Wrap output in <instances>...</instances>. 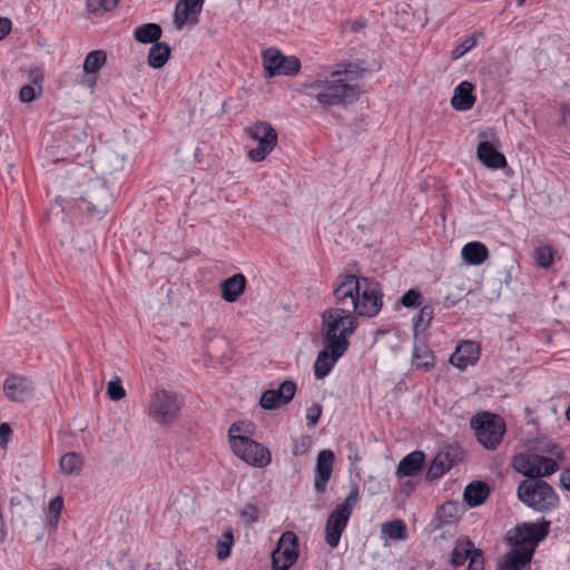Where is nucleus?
I'll list each match as a JSON object with an SVG mask.
<instances>
[{"instance_id": "obj_1", "label": "nucleus", "mask_w": 570, "mask_h": 570, "mask_svg": "<svg viewBox=\"0 0 570 570\" xmlns=\"http://www.w3.org/2000/svg\"><path fill=\"white\" fill-rule=\"evenodd\" d=\"M366 68L348 62L336 70H323L315 78L307 80L303 87L307 95L316 99L323 107L345 105L357 97V87L354 83L361 78Z\"/></svg>"}, {"instance_id": "obj_2", "label": "nucleus", "mask_w": 570, "mask_h": 570, "mask_svg": "<svg viewBox=\"0 0 570 570\" xmlns=\"http://www.w3.org/2000/svg\"><path fill=\"white\" fill-rule=\"evenodd\" d=\"M334 303L346 305L353 314L376 316L383 307V291L377 281L354 274H341L334 282Z\"/></svg>"}, {"instance_id": "obj_3", "label": "nucleus", "mask_w": 570, "mask_h": 570, "mask_svg": "<svg viewBox=\"0 0 570 570\" xmlns=\"http://www.w3.org/2000/svg\"><path fill=\"white\" fill-rule=\"evenodd\" d=\"M357 322L346 305H336L322 314L321 334L323 343H341L350 346L348 337L355 332Z\"/></svg>"}, {"instance_id": "obj_4", "label": "nucleus", "mask_w": 570, "mask_h": 570, "mask_svg": "<svg viewBox=\"0 0 570 570\" xmlns=\"http://www.w3.org/2000/svg\"><path fill=\"white\" fill-rule=\"evenodd\" d=\"M518 498L538 512H549L559 503L553 488L542 479L523 480L518 487Z\"/></svg>"}, {"instance_id": "obj_5", "label": "nucleus", "mask_w": 570, "mask_h": 570, "mask_svg": "<svg viewBox=\"0 0 570 570\" xmlns=\"http://www.w3.org/2000/svg\"><path fill=\"white\" fill-rule=\"evenodd\" d=\"M239 431L240 426L237 423L232 424L228 430L233 452L253 466H267L272 460L269 450L248 436L237 434Z\"/></svg>"}, {"instance_id": "obj_6", "label": "nucleus", "mask_w": 570, "mask_h": 570, "mask_svg": "<svg viewBox=\"0 0 570 570\" xmlns=\"http://www.w3.org/2000/svg\"><path fill=\"white\" fill-rule=\"evenodd\" d=\"M358 500V488L352 487L345 500L337 504L330 513L325 525V542L331 548H336L340 543L342 533L347 527L353 509Z\"/></svg>"}, {"instance_id": "obj_7", "label": "nucleus", "mask_w": 570, "mask_h": 570, "mask_svg": "<svg viewBox=\"0 0 570 570\" xmlns=\"http://www.w3.org/2000/svg\"><path fill=\"white\" fill-rule=\"evenodd\" d=\"M471 428L475 431L476 440L487 450H495L505 433V422L490 412L478 413L471 419Z\"/></svg>"}, {"instance_id": "obj_8", "label": "nucleus", "mask_w": 570, "mask_h": 570, "mask_svg": "<svg viewBox=\"0 0 570 570\" xmlns=\"http://www.w3.org/2000/svg\"><path fill=\"white\" fill-rule=\"evenodd\" d=\"M181 405L177 394L158 390L151 396L149 414L159 425L168 426L178 419Z\"/></svg>"}, {"instance_id": "obj_9", "label": "nucleus", "mask_w": 570, "mask_h": 570, "mask_svg": "<svg viewBox=\"0 0 570 570\" xmlns=\"http://www.w3.org/2000/svg\"><path fill=\"white\" fill-rule=\"evenodd\" d=\"M265 77L275 76L292 77L299 72L301 61L295 56H285L275 48H268L262 53Z\"/></svg>"}, {"instance_id": "obj_10", "label": "nucleus", "mask_w": 570, "mask_h": 570, "mask_svg": "<svg viewBox=\"0 0 570 570\" xmlns=\"http://www.w3.org/2000/svg\"><path fill=\"white\" fill-rule=\"evenodd\" d=\"M110 193L107 186L99 181H90L78 204L80 210H86L91 217L101 219L108 212Z\"/></svg>"}, {"instance_id": "obj_11", "label": "nucleus", "mask_w": 570, "mask_h": 570, "mask_svg": "<svg viewBox=\"0 0 570 570\" xmlns=\"http://www.w3.org/2000/svg\"><path fill=\"white\" fill-rule=\"evenodd\" d=\"M513 466L518 472L528 476V479H541L553 474L559 469L554 459L534 453L517 455Z\"/></svg>"}, {"instance_id": "obj_12", "label": "nucleus", "mask_w": 570, "mask_h": 570, "mask_svg": "<svg viewBox=\"0 0 570 570\" xmlns=\"http://www.w3.org/2000/svg\"><path fill=\"white\" fill-rule=\"evenodd\" d=\"M248 135L258 142L256 148L248 151V157L253 161L264 160L277 144L276 130L265 121L254 124L248 128Z\"/></svg>"}, {"instance_id": "obj_13", "label": "nucleus", "mask_w": 570, "mask_h": 570, "mask_svg": "<svg viewBox=\"0 0 570 570\" xmlns=\"http://www.w3.org/2000/svg\"><path fill=\"white\" fill-rule=\"evenodd\" d=\"M297 540L293 531H285L281 535L276 549L272 552L273 570H288L296 562Z\"/></svg>"}, {"instance_id": "obj_14", "label": "nucleus", "mask_w": 570, "mask_h": 570, "mask_svg": "<svg viewBox=\"0 0 570 570\" xmlns=\"http://www.w3.org/2000/svg\"><path fill=\"white\" fill-rule=\"evenodd\" d=\"M550 522L543 521L541 524L524 522L514 528V533L510 538L515 547L534 548L542 541L549 532Z\"/></svg>"}, {"instance_id": "obj_15", "label": "nucleus", "mask_w": 570, "mask_h": 570, "mask_svg": "<svg viewBox=\"0 0 570 570\" xmlns=\"http://www.w3.org/2000/svg\"><path fill=\"white\" fill-rule=\"evenodd\" d=\"M324 348L318 352L314 363V375L317 380L326 377L336 362L344 355L347 347L341 343H323Z\"/></svg>"}, {"instance_id": "obj_16", "label": "nucleus", "mask_w": 570, "mask_h": 570, "mask_svg": "<svg viewBox=\"0 0 570 570\" xmlns=\"http://www.w3.org/2000/svg\"><path fill=\"white\" fill-rule=\"evenodd\" d=\"M296 393L294 381L286 380L281 383L278 389L266 390L259 400V404L265 410H275L288 404Z\"/></svg>"}, {"instance_id": "obj_17", "label": "nucleus", "mask_w": 570, "mask_h": 570, "mask_svg": "<svg viewBox=\"0 0 570 570\" xmlns=\"http://www.w3.org/2000/svg\"><path fill=\"white\" fill-rule=\"evenodd\" d=\"M334 460L335 456L332 450H322L318 453L314 474V489L317 493L326 491L327 482L332 476Z\"/></svg>"}, {"instance_id": "obj_18", "label": "nucleus", "mask_w": 570, "mask_h": 570, "mask_svg": "<svg viewBox=\"0 0 570 570\" xmlns=\"http://www.w3.org/2000/svg\"><path fill=\"white\" fill-rule=\"evenodd\" d=\"M3 392L11 402H23L32 393V383L26 376L9 375L3 382Z\"/></svg>"}, {"instance_id": "obj_19", "label": "nucleus", "mask_w": 570, "mask_h": 570, "mask_svg": "<svg viewBox=\"0 0 570 570\" xmlns=\"http://www.w3.org/2000/svg\"><path fill=\"white\" fill-rule=\"evenodd\" d=\"M459 460V456L453 448H448L439 452L431 462L426 471V480L433 481L443 476Z\"/></svg>"}, {"instance_id": "obj_20", "label": "nucleus", "mask_w": 570, "mask_h": 570, "mask_svg": "<svg viewBox=\"0 0 570 570\" xmlns=\"http://www.w3.org/2000/svg\"><path fill=\"white\" fill-rule=\"evenodd\" d=\"M480 356V350L476 343L472 341L461 342L455 352L451 355L450 362L453 366L465 370L468 366L474 365Z\"/></svg>"}, {"instance_id": "obj_21", "label": "nucleus", "mask_w": 570, "mask_h": 570, "mask_svg": "<svg viewBox=\"0 0 570 570\" xmlns=\"http://www.w3.org/2000/svg\"><path fill=\"white\" fill-rule=\"evenodd\" d=\"M204 2H177L175 9V24L177 29H183L186 24L198 22V16L202 12Z\"/></svg>"}, {"instance_id": "obj_22", "label": "nucleus", "mask_w": 570, "mask_h": 570, "mask_svg": "<svg viewBox=\"0 0 570 570\" xmlns=\"http://www.w3.org/2000/svg\"><path fill=\"white\" fill-rule=\"evenodd\" d=\"M476 157L484 166L490 169L507 167V159L504 155L499 153L489 141H481L478 145Z\"/></svg>"}, {"instance_id": "obj_23", "label": "nucleus", "mask_w": 570, "mask_h": 570, "mask_svg": "<svg viewBox=\"0 0 570 570\" xmlns=\"http://www.w3.org/2000/svg\"><path fill=\"white\" fill-rule=\"evenodd\" d=\"M412 366L423 372H430L435 366V356L424 342H415L412 351Z\"/></svg>"}, {"instance_id": "obj_24", "label": "nucleus", "mask_w": 570, "mask_h": 570, "mask_svg": "<svg viewBox=\"0 0 570 570\" xmlns=\"http://www.w3.org/2000/svg\"><path fill=\"white\" fill-rule=\"evenodd\" d=\"M473 85L469 81L460 82L454 89L451 105L455 110L465 111L473 107L475 97L472 95Z\"/></svg>"}, {"instance_id": "obj_25", "label": "nucleus", "mask_w": 570, "mask_h": 570, "mask_svg": "<svg viewBox=\"0 0 570 570\" xmlns=\"http://www.w3.org/2000/svg\"><path fill=\"white\" fill-rule=\"evenodd\" d=\"M246 287V277L243 274H235L220 284L222 297L226 302L233 303L244 293Z\"/></svg>"}, {"instance_id": "obj_26", "label": "nucleus", "mask_w": 570, "mask_h": 570, "mask_svg": "<svg viewBox=\"0 0 570 570\" xmlns=\"http://www.w3.org/2000/svg\"><path fill=\"white\" fill-rule=\"evenodd\" d=\"M425 455L422 451H413L405 455L399 463L396 474L399 476H415L422 470Z\"/></svg>"}, {"instance_id": "obj_27", "label": "nucleus", "mask_w": 570, "mask_h": 570, "mask_svg": "<svg viewBox=\"0 0 570 570\" xmlns=\"http://www.w3.org/2000/svg\"><path fill=\"white\" fill-rule=\"evenodd\" d=\"M478 548H474L473 542L466 537L456 539L454 548L451 552L450 563L454 567H461L466 560H470L472 554Z\"/></svg>"}, {"instance_id": "obj_28", "label": "nucleus", "mask_w": 570, "mask_h": 570, "mask_svg": "<svg viewBox=\"0 0 570 570\" xmlns=\"http://www.w3.org/2000/svg\"><path fill=\"white\" fill-rule=\"evenodd\" d=\"M462 258L469 265H481L489 258V249L480 242H470L462 247Z\"/></svg>"}, {"instance_id": "obj_29", "label": "nucleus", "mask_w": 570, "mask_h": 570, "mask_svg": "<svg viewBox=\"0 0 570 570\" xmlns=\"http://www.w3.org/2000/svg\"><path fill=\"white\" fill-rule=\"evenodd\" d=\"M533 556L532 548L515 547L512 552L507 557L503 570H528Z\"/></svg>"}, {"instance_id": "obj_30", "label": "nucleus", "mask_w": 570, "mask_h": 570, "mask_svg": "<svg viewBox=\"0 0 570 570\" xmlns=\"http://www.w3.org/2000/svg\"><path fill=\"white\" fill-rule=\"evenodd\" d=\"M490 493L489 487L482 481H474L468 484L463 497L469 507H478L482 504Z\"/></svg>"}, {"instance_id": "obj_31", "label": "nucleus", "mask_w": 570, "mask_h": 570, "mask_svg": "<svg viewBox=\"0 0 570 570\" xmlns=\"http://www.w3.org/2000/svg\"><path fill=\"white\" fill-rule=\"evenodd\" d=\"M163 35L161 27L157 23H145L138 26L134 30V39L139 43H156L159 42Z\"/></svg>"}, {"instance_id": "obj_32", "label": "nucleus", "mask_w": 570, "mask_h": 570, "mask_svg": "<svg viewBox=\"0 0 570 570\" xmlns=\"http://www.w3.org/2000/svg\"><path fill=\"white\" fill-rule=\"evenodd\" d=\"M170 47L165 42L154 43L148 52V65L154 69L161 68L170 57Z\"/></svg>"}, {"instance_id": "obj_33", "label": "nucleus", "mask_w": 570, "mask_h": 570, "mask_svg": "<svg viewBox=\"0 0 570 570\" xmlns=\"http://www.w3.org/2000/svg\"><path fill=\"white\" fill-rule=\"evenodd\" d=\"M381 533L384 538L402 541L407 538V528L403 520L396 519L382 523Z\"/></svg>"}, {"instance_id": "obj_34", "label": "nucleus", "mask_w": 570, "mask_h": 570, "mask_svg": "<svg viewBox=\"0 0 570 570\" xmlns=\"http://www.w3.org/2000/svg\"><path fill=\"white\" fill-rule=\"evenodd\" d=\"M461 507L454 501H446L436 511V517L442 523H453L460 519Z\"/></svg>"}, {"instance_id": "obj_35", "label": "nucleus", "mask_w": 570, "mask_h": 570, "mask_svg": "<svg viewBox=\"0 0 570 570\" xmlns=\"http://www.w3.org/2000/svg\"><path fill=\"white\" fill-rule=\"evenodd\" d=\"M433 320V307L424 305L421 307L419 313L413 317V332L416 337L420 333L428 330Z\"/></svg>"}, {"instance_id": "obj_36", "label": "nucleus", "mask_w": 570, "mask_h": 570, "mask_svg": "<svg viewBox=\"0 0 570 570\" xmlns=\"http://www.w3.org/2000/svg\"><path fill=\"white\" fill-rule=\"evenodd\" d=\"M107 55L104 50L90 51L83 60V71L86 73H96L106 63Z\"/></svg>"}, {"instance_id": "obj_37", "label": "nucleus", "mask_w": 570, "mask_h": 570, "mask_svg": "<svg viewBox=\"0 0 570 570\" xmlns=\"http://www.w3.org/2000/svg\"><path fill=\"white\" fill-rule=\"evenodd\" d=\"M60 468L67 474H73L80 472L82 468V458L76 452L65 454L60 459Z\"/></svg>"}, {"instance_id": "obj_38", "label": "nucleus", "mask_w": 570, "mask_h": 570, "mask_svg": "<svg viewBox=\"0 0 570 570\" xmlns=\"http://www.w3.org/2000/svg\"><path fill=\"white\" fill-rule=\"evenodd\" d=\"M233 542V529L229 527L223 532L222 539L217 542V558L219 560H225L230 556Z\"/></svg>"}, {"instance_id": "obj_39", "label": "nucleus", "mask_w": 570, "mask_h": 570, "mask_svg": "<svg viewBox=\"0 0 570 570\" xmlns=\"http://www.w3.org/2000/svg\"><path fill=\"white\" fill-rule=\"evenodd\" d=\"M534 261L541 268H549L553 262V252L551 246L541 245L534 249Z\"/></svg>"}, {"instance_id": "obj_40", "label": "nucleus", "mask_w": 570, "mask_h": 570, "mask_svg": "<svg viewBox=\"0 0 570 570\" xmlns=\"http://www.w3.org/2000/svg\"><path fill=\"white\" fill-rule=\"evenodd\" d=\"M479 35L478 33H474L470 37H468L466 39H464L459 46H456L452 52H451V57L453 60H456V59H460L461 57H463L468 51H470L471 49H473L476 45V37Z\"/></svg>"}, {"instance_id": "obj_41", "label": "nucleus", "mask_w": 570, "mask_h": 570, "mask_svg": "<svg viewBox=\"0 0 570 570\" xmlns=\"http://www.w3.org/2000/svg\"><path fill=\"white\" fill-rule=\"evenodd\" d=\"M118 2H86L87 11L90 14L100 16L104 12L112 11Z\"/></svg>"}, {"instance_id": "obj_42", "label": "nucleus", "mask_w": 570, "mask_h": 570, "mask_svg": "<svg viewBox=\"0 0 570 570\" xmlns=\"http://www.w3.org/2000/svg\"><path fill=\"white\" fill-rule=\"evenodd\" d=\"M422 296L417 289H410L402 295L399 303L404 307H416L421 305Z\"/></svg>"}, {"instance_id": "obj_43", "label": "nucleus", "mask_w": 570, "mask_h": 570, "mask_svg": "<svg viewBox=\"0 0 570 570\" xmlns=\"http://www.w3.org/2000/svg\"><path fill=\"white\" fill-rule=\"evenodd\" d=\"M107 394L112 401H119L125 397L126 393L119 377H116L108 383Z\"/></svg>"}, {"instance_id": "obj_44", "label": "nucleus", "mask_w": 570, "mask_h": 570, "mask_svg": "<svg viewBox=\"0 0 570 570\" xmlns=\"http://www.w3.org/2000/svg\"><path fill=\"white\" fill-rule=\"evenodd\" d=\"M366 27V20L358 18L356 20H345L342 22V31L345 33H357Z\"/></svg>"}, {"instance_id": "obj_45", "label": "nucleus", "mask_w": 570, "mask_h": 570, "mask_svg": "<svg viewBox=\"0 0 570 570\" xmlns=\"http://www.w3.org/2000/svg\"><path fill=\"white\" fill-rule=\"evenodd\" d=\"M311 446V439L307 435H302L293 442L292 452L295 456L304 455Z\"/></svg>"}, {"instance_id": "obj_46", "label": "nucleus", "mask_w": 570, "mask_h": 570, "mask_svg": "<svg viewBox=\"0 0 570 570\" xmlns=\"http://www.w3.org/2000/svg\"><path fill=\"white\" fill-rule=\"evenodd\" d=\"M466 570H484L483 551L481 549L474 551V554L469 560Z\"/></svg>"}, {"instance_id": "obj_47", "label": "nucleus", "mask_w": 570, "mask_h": 570, "mask_svg": "<svg viewBox=\"0 0 570 570\" xmlns=\"http://www.w3.org/2000/svg\"><path fill=\"white\" fill-rule=\"evenodd\" d=\"M322 414V406L317 403H314L311 405L306 411V420L308 421V424L311 426H314L317 424L320 417Z\"/></svg>"}, {"instance_id": "obj_48", "label": "nucleus", "mask_w": 570, "mask_h": 570, "mask_svg": "<svg viewBox=\"0 0 570 570\" xmlns=\"http://www.w3.org/2000/svg\"><path fill=\"white\" fill-rule=\"evenodd\" d=\"M240 515L248 523L256 522L258 519V509L254 504H246L242 509Z\"/></svg>"}, {"instance_id": "obj_49", "label": "nucleus", "mask_w": 570, "mask_h": 570, "mask_svg": "<svg viewBox=\"0 0 570 570\" xmlns=\"http://www.w3.org/2000/svg\"><path fill=\"white\" fill-rule=\"evenodd\" d=\"M19 97H20V100L23 102L32 101L36 98L35 88L29 85L21 87Z\"/></svg>"}, {"instance_id": "obj_50", "label": "nucleus", "mask_w": 570, "mask_h": 570, "mask_svg": "<svg viewBox=\"0 0 570 570\" xmlns=\"http://www.w3.org/2000/svg\"><path fill=\"white\" fill-rule=\"evenodd\" d=\"M62 508H63L62 497H56L49 503L48 513L60 515Z\"/></svg>"}, {"instance_id": "obj_51", "label": "nucleus", "mask_w": 570, "mask_h": 570, "mask_svg": "<svg viewBox=\"0 0 570 570\" xmlns=\"http://www.w3.org/2000/svg\"><path fill=\"white\" fill-rule=\"evenodd\" d=\"M11 21L8 18H0V40L11 31Z\"/></svg>"}, {"instance_id": "obj_52", "label": "nucleus", "mask_w": 570, "mask_h": 570, "mask_svg": "<svg viewBox=\"0 0 570 570\" xmlns=\"http://www.w3.org/2000/svg\"><path fill=\"white\" fill-rule=\"evenodd\" d=\"M59 518H60L59 514L48 513V525H49L50 530H52V531L56 530L58 522H59Z\"/></svg>"}, {"instance_id": "obj_53", "label": "nucleus", "mask_w": 570, "mask_h": 570, "mask_svg": "<svg viewBox=\"0 0 570 570\" xmlns=\"http://www.w3.org/2000/svg\"><path fill=\"white\" fill-rule=\"evenodd\" d=\"M560 481H561L562 485H563L568 491H570V470L564 471V472L560 475Z\"/></svg>"}, {"instance_id": "obj_54", "label": "nucleus", "mask_w": 570, "mask_h": 570, "mask_svg": "<svg viewBox=\"0 0 570 570\" xmlns=\"http://www.w3.org/2000/svg\"><path fill=\"white\" fill-rule=\"evenodd\" d=\"M11 433V428L8 423H1L0 424V439H3L6 435H9Z\"/></svg>"}, {"instance_id": "obj_55", "label": "nucleus", "mask_w": 570, "mask_h": 570, "mask_svg": "<svg viewBox=\"0 0 570 570\" xmlns=\"http://www.w3.org/2000/svg\"><path fill=\"white\" fill-rule=\"evenodd\" d=\"M6 534H7L6 524H4L3 518H0V543L4 541Z\"/></svg>"}, {"instance_id": "obj_56", "label": "nucleus", "mask_w": 570, "mask_h": 570, "mask_svg": "<svg viewBox=\"0 0 570 570\" xmlns=\"http://www.w3.org/2000/svg\"><path fill=\"white\" fill-rule=\"evenodd\" d=\"M21 504V500L19 497H12L10 499V505L11 507H16V505H20Z\"/></svg>"}, {"instance_id": "obj_57", "label": "nucleus", "mask_w": 570, "mask_h": 570, "mask_svg": "<svg viewBox=\"0 0 570 570\" xmlns=\"http://www.w3.org/2000/svg\"><path fill=\"white\" fill-rule=\"evenodd\" d=\"M448 301H450V298H449V297H446V298H445V303H444V305H445V307H448V308H449V307H451L454 303H453V302L448 303Z\"/></svg>"}, {"instance_id": "obj_58", "label": "nucleus", "mask_w": 570, "mask_h": 570, "mask_svg": "<svg viewBox=\"0 0 570 570\" xmlns=\"http://www.w3.org/2000/svg\"><path fill=\"white\" fill-rule=\"evenodd\" d=\"M566 416L570 421V404H569V407L566 411Z\"/></svg>"}]
</instances>
